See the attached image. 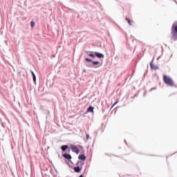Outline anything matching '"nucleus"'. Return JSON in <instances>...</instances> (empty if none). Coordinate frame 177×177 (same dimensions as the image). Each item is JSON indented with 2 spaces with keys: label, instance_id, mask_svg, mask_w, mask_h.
I'll return each instance as SVG.
<instances>
[{
  "label": "nucleus",
  "instance_id": "obj_1",
  "mask_svg": "<svg viewBox=\"0 0 177 177\" xmlns=\"http://www.w3.org/2000/svg\"><path fill=\"white\" fill-rule=\"evenodd\" d=\"M171 34L173 41H177V21L173 24Z\"/></svg>",
  "mask_w": 177,
  "mask_h": 177
},
{
  "label": "nucleus",
  "instance_id": "obj_2",
  "mask_svg": "<svg viewBox=\"0 0 177 177\" xmlns=\"http://www.w3.org/2000/svg\"><path fill=\"white\" fill-rule=\"evenodd\" d=\"M163 81L165 84H166V85H168L169 86H174L175 85L174 80H172V78L169 77V76L164 75Z\"/></svg>",
  "mask_w": 177,
  "mask_h": 177
},
{
  "label": "nucleus",
  "instance_id": "obj_3",
  "mask_svg": "<svg viewBox=\"0 0 177 177\" xmlns=\"http://www.w3.org/2000/svg\"><path fill=\"white\" fill-rule=\"evenodd\" d=\"M71 149L72 151H73V153H75L76 154H80V149H78V147H77V146H75L74 145H71Z\"/></svg>",
  "mask_w": 177,
  "mask_h": 177
},
{
  "label": "nucleus",
  "instance_id": "obj_4",
  "mask_svg": "<svg viewBox=\"0 0 177 177\" xmlns=\"http://www.w3.org/2000/svg\"><path fill=\"white\" fill-rule=\"evenodd\" d=\"M95 108L92 106H89L86 111V113H94Z\"/></svg>",
  "mask_w": 177,
  "mask_h": 177
},
{
  "label": "nucleus",
  "instance_id": "obj_5",
  "mask_svg": "<svg viewBox=\"0 0 177 177\" xmlns=\"http://www.w3.org/2000/svg\"><path fill=\"white\" fill-rule=\"evenodd\" d=\"M78 158H79V160L85 161V160H86V156H85V154H82V155H79Z\"/></svg>",
  "mask_w": 177,
  "mask_h": 177
},
{
  "label": "nucleus",
  "instance_id": "obj_6",
  "mask_svg": "<svg viewBox=\"0 0 177 177\" xmlns=\"http://www.w3.org/2000/svg\"><path fill=\"white\" fill-rule=\"evenodd\" d=\"M95 56H97V57H98V59L104 57V55H103L102 53H95Z\"/></svg>",
  "mask_w": 177,
  "mask_h": 177
},
{
  "label": "nucleus",
  "instance_id": "obj_7",
  "mask_svg": "<svg viewBox=\"0 0 177 177\" xmlns=\"http://www.w3.org/2000/svg\"><path fill=\"white\" fill-rule=\"evenodd\" d=\"M63 157L66 160H71V155H70V153H65L63 155Z\"/></svg>",
  "mask_w": 177,
  "mask_h": 177
},
{
  "label": "nucleus",
  "instance_id": "obj_8",
  "mask_svg": "<svg viewBox=\"0 0 177 177\" xmlns=\"http://www.w3.org/2000/svg\"><path fill=\"white\" fill-rule=\"evenodd\" d=\"M75 172H77L80 173L81 172V169H82V168L80 167H75L73 168Z\"/></svg>",
  "mask_w": 177,
  "mask_h": 177
},
{
  "label": "nucleus",
  "instance_id": "obj_9",
  "mask_svg": "<svg viewBox=\"0 0 177 177\" xmlns=\"http://www.w3.org/2000/svg\"><path fill=\"white\" fill-rule=\"evenodd\" d=\"M151 68L152 70H157V68H158V67H157V66L154 65L152 62H151Z\"/></svg>",
  "mask_w": 177,
  "mask_h": 177
},
{
  "label": "nucleus",
  "instance_id": "obj_10",
  "mask_svg": "<svg viewBox=\"0 0 177 177\" xmlns=\"http://www.w3.org/2000/svg\"><path fill=\"white\" fill-rule=\"evenodd\" d=\"M67 149H68V145H63L61 147V150H62V151H66Z\"/></svg>",
  "mask_w": 177,
  "mask_h": 177
},
{
  "label": "nucleus",
  "instance_id": "obj_11",
  "mask_svg": "<svg viewBox=\"0 0 177 177\" xmlns=\"http://www.w3.org/2000/svg\"><path fill=\"white\" fill-rule=\"evenodd\" d=\"M31 74L33 77V81L34 82H35L37 81V77L35 76V74L34 73V72L31 71Z\"/></svg>",
  "mask_w": 177,
  "mask_h": 177
},
{
  "label": "nucleus",
  "instance_id": "obj_12",
  "mask_svg": "<svg viewBox=\"0 0 177 177\" xmlns=\"http://www.w3.org/2000/svg\"><path fill=\"white\" fill-rule=\"evenodd\" d=\"M125 20H127V21L128 22L129 26H132V22L131 21V20L129 19L125 18Z\"/></svg>",
  "mask_w": 177,
  "mask_h": 177
},
{
  "label": "nucleus",
  "instance_id": "obj_13",
  "mask_svg": "<svg viewBox=\"0 0 177 177\" xmlns=\"http://www.w3.org/2000/svg\"><path fill=\"white\" fill-rule=\"evenodd\" d=\"M30 26H31V27H32V28H33V27H35V22H34V21H31L30 22Z\"/></svg>",
  "mask_w": 177,
  "mask_h": 177
},
{
  "label": "nucleus",
  "instance_id": "obj_14",
  "mask_svg": "<svg viewBox=\"0 0 177 177\" xmlns=\"http://www.w3.org/2000/svg\"><path fill=\"white\" fill-rule=\"evenodd\" d=\"M100 64V62H97V61H96V62H93V64L94 65V66H97V64Z\"/></svg>",
  "mask_w": 177,
  "mask_h": 177
},
{
  "label": "nucleus",
  "instance_id": "obj_15",
  "mask_svg": "<svg viewBox=\"0 0 177 177\" xmlns=\"http://www.w3.org/2000/svg\"><path fill=\"white\" fill-rule=\"evenodd\" d=\"M85 60H86V62H92V59H88V58H86Z\"/></svg>",
  "mask_w": 177,
  "mask_h": 177
},
{
  "label": "nucleus",
  "instance_id": "obj_16",
  "mask_svg": "<svg viewBox=\"0 0 177 177\" xmlns=\"http://www.w3.org/2000/svg\"><path fill=\"white\" fill-rule=\"evenodd\" d=\"M88 56L90 57H95V55H93V54H89Z\"/></svg>",
  "mask_w": 177,
  "mask_h": 177
},
{
  "label": "nucleus",
  "instance_id": "obj_17",
  "mask_svg": "<svg viewBox=\"0 0 177 177\" xmlns=\"http://www.w3.org/2000/svg\"><path fill=\"white\" fill-rule=\"evenodd\" d=\"M117 103H118V100H117V101L112 105V107H114V106H115V104H117Z\"/></svg>",
  "mask_w": 177,
  "mask_h": 177
},
{
  "label": "nucleus",
  "instance_id": "obj_18",
  "mask_svg": "<svg viewBox=\"0 0 177 177\" xmlns=\"http://www.w3.org/2000/svg\"><path fill=\"white\" fill-rule=\"evenodd\" d=\"M86 139H87V140H88V139H89V135L88 134H86Z\"/></svg>",
  "mask_w": 177,
  "mask_h": 177
},
{
  "label": "nucleus",
  "instance_id": "obj_19",
  "mask_svg": "<svg viewBox=\"0 0 177 177\" xmlns=\"http://www.w3.org/2000/svg\"><path fill=\"white\" fill-rule=\"evenodd\" d=\"M80 177H84V176L83 175H80Z\"/></svg>",
  "mask_w": 177,
  "mask_h": 177
}]
</instances>
